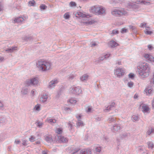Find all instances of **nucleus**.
<instances>
[{
	"label": "nucleus",
	"mask_w": 154,
	"mask_h": 154,
	"mask_svg": "<svg viewBox=\"0 0 154 154\" xmlns=\"http://www.w3.org/2000/svg\"><path fill=\"white\" fill-rule=\"evenodd\" d=\"M138 74L141 78H145L149 75L150 69L148 64L146 63H140L137 67Z\"/></svg>",
	"instance_id": "f257e3e1"
},
{
	"label": "nucleus",
	"mask_w": 154,
	"mask_h": 154,
	"mask_svg": "<svg viewBox=\"0 0 154 154\" xmlns=\"http://www.w3.org/2000/svg\"><path fill=\"white\" fill-rule=\"evenodd\" d=\"M76 17H82L83 19L81 21L82 25H88L95 23L97 22L94 20L89 18L91 17L89 15H86L80 12H79L75 14Z\"/></svg>",
	"instance_id": "f03ea898"
},
{
	"label": "nucleus",
	"mask_w": 154,
	"mask_h": 154,
	"mask_svg": "<svg viewBox=\"0 0 154 154\" xmlns=\"http://www.w3.org/2000/svg\"><path fill=\"white\" fill-rule=\"evenodd\" d=\"M37 66L40 70L45 71L51 69V63L49 62L40 60L37 63Z\"/></svg>",
	"instance_id": "7ed1b4c3"
},
{
	"label": "nucleus",
	"mask_w": 154,
	"mask_h": 154,
	"mask_svg": "<svg viewBox=\"0 0 154 154\" xmlns=\"http://www.w3.org/2000/svg\"><path fill=\"white\" fill-rule=\"evenodd\" d=\"M113 15L117 16L118 15H123L127 14V12L124 10L123 8H121L120 10H115L112 12Z\"/></svg>",
	"instance_id": "20e7f679"
},
{
	"label": "nucleus",
	"mask_w": 154,
	"mask_h": 154,
	"mask_svg": "<svg viewBox=\"0 0 154 154\" xmlns=\"http://www.w3.org/2000/svg\"><path fill=\"white\" fill-rule=\"evenodd\" d=\"M55 141L57 143H64L67 142L68 140L63 136L58 134L55 137Z\"/></svg>",
	"instance_id": "39448f33"
},
{
	"label": "nucleus",
	"mask_w": 154,
	"mask_h": 154,
	"mask_svg": "<svg viewBox=\"0 0 154 154\" xmlns=\"http://www.w3.org/2000/svg\"><path fill=\"white\" fill-rule=\"evenodd\" d=\"M125 69L122 68H117L114 71L115 75L118 77L122 76L125 74Z\"/></svg>",
	"instance_id": "423d86ee"
},
{
	"label": "nucleus",
	"mask_w": 154,
	"mask_h": 154,
	"mask_svg": "<svg viewBox=\"0 0 154 154\" xmlns=\"http://www.w3.org/2000/svg\"><path fill=\"white\" fill-rule=\"evenodd\" d=\"M100 9V6H94L92 7L91 9V11L92 13H94L95 14H99L100 13H103L104 12V10H103L102 11H99Z\"/></svg>",
	"instance_id": "0eeeda50"
},
{
	"label": "nucleus",
	"mask_w": 154,
	"mask_h": 154,
	"mask_svg": "<svg viewBox=\"0 0 154 154\" xmlns=\"http://www.w3.org/2000/svg\"><path fill=\"white\" fill-rule=\"evenodd\" d=\"M81 90L79 87H75L73 86L70 88V92L71 93L79 94L81 92Z\"/></svg>",
	"instance_id": "6e6552de"
},
{
	"label": "nucleus",
	"mask_w": 154,
	"mask_h": 154,
	"mask_svg": "<svg viewBox=\"0 0 154 154\" xmlns=\"http://www.w3.org/2000/svg\"><path fill=\"white\" fill-rule=\"evenodd\" d=\"M38 81L36 78L31 79L27 81L26 82L27 86H29L31 85H36L38 83Z\"/></svg>",
	"instance_id": "1a4fd4ad"
},
{
	"label": "nucleus",
	"mask_w": 154,
	"mask_h": 154,
	"mask_svg": "<svg viewBox=\"0 0 154 154\" xmlns=\"http://www.w3.org/2000/svg\"><path fill=\"white\" fill-rule=\"evenodd\" d=\"M143 57L147 60L151 62H154V57L150 54H144Z\"/></svg>",
	"instance_id": "9d476101"
},
{
	"label": "nucleus",
	"mask_w": 154,
	"mask_h": 154,
	"mask_svg": "<svg viewBox=\"0 0 154 154\" xmlns=\"http://www.w3.org/2000/svg\"><path fill=\"white\" fill-rule=\"evenodd\" d=\"M92 150L90 148L84 149L81 150L79 154H91Z\"/></svg>",
	"instance_id": "9b49d317"
},
{
	"label": "nucleus",
	"mask_w": 154,
	"mask_h": 154,
	"mask_svg": "<svg viewBox=\"0 0 154 154\" xmlns=\"http://www.w3.org/2000/svg\"><path fill=\"white\" fill-rule=\"evenodd\" d=\"M94 136L93 134H87L85 135L84 139L86 140H91L94 139Z\"/></svg>",
	"instance_id": "f8f14e48"
},
{
	"label": "nucleus",
	"mask_w": 154,
	"mask_h": 154,
	"mask_svg": "<svg viewBox=\"0 0 154 154\" xmlns=\"http://www.w3.org/2000/svg\"><path fill=\"white\" fill-rule=\"evenodd\" d=\"M130 134L129 133H125L121 136V139H128L130 138Z\"/></svg>",
	"instance_id": "ddd939ff"
},
{
	"label": "nucleus",
	"mask_w": 154,
	"mask_h": 154,
	"mask_svg": "<svg viewBox=\"0 0 154 154\" xmlns=\"http://www.w3.org/2000/svg\"><path fill=\"white\" fill-rule=\"evenodd\" d=\"M145 92L146 95H149L152 93L153 89L151 87H148L145 89Z\"/></svg>",
	"instance_id": "4468645a"
},
{
	"label": "nucleus",
	"mask_w": 154,
	"mask_h": 154,
	"mask_svg": "<svg viewBox=\"0 0 154 154\" xmlns=\"http://www.w3.org/2000/svg\"><path fill=\"white\" fill-rule=\"evenodd\" d=\"M24 20V19L23 18L21 17H20L15 18L13 20L14 23H20L23 21Z\"/></svg>",
	"instance_id": "2eb2a0df"
},
{
	"label": "nucleus",
	"mask_w": 154,
	"mask_h": 154,
	"mask_svg": "<svg viewBox=\"0 0 154 154\" xmlns=\"http://www.w3.org/2000/svg\"><path fill=\"white\" fill-rule=\"evenodd\" d=\"M58 82L57 80H52L49 83V87L50 88L54 87L55 86V84L57 83Z\"/></svg>",
	"instance_id": "dca6fc26"
},
{
	"label": "nucleus",
	"mask_w": 154,
	"mask_h": 154,
	"mask_svg": "<svg viewBox=\"0 0 154 154\" xmlns=\"http://www.w3.org/2000/svg\"><path fill=\"white\" fill-rule=\"evenodd\" d=\"M149 109L148 106L143 104L142 106V111L143 112H147L149 111Z\"/></svg>",
	"instance_id": "f3484780"
},
{
	"label": "nucleus",
	"mask_w": 154,
	"mask_h": 154,
	"mask_svg": "<svg viewBox=\"0 0 154 154\" xmlns=\"http://www.w3.org/2000/svg\"><path fill=\"white\" fill-rule=\"evenodd\" d=\"M46 121L47 122H48L51 124L54 123H56V120L55 119H51L50 118H48Z\"/></svg>",
	"instance_id": "a211bd4d"
},
{
	"label": "nucleus",
	"mask_w": 154,
	"mask_h": 154,
	"mask_svg": "<svg viewBox=\"0 0 154 154\" xmlns=\"http://www.w3.org/2000/svg\"><path fill=\"white\" fill-rule=\"evenodd\" d=\"M154 133V128L152 127L149 128L146 134L148 135H150L151 134Z\"/></svg>",
	"instance_id": "6ab92c4d"
},
{
	"label": "nucleus",
	"mask_w": 154,
	"mask_h": 154,
	"mask_svg": "<svg viewBox=\"0 0 154 154\" xmlns=\"http://www.w3.org/2000/svg\"><path fill=\"white\" fill-rule=\"evenodd\" d=\"M109 45L111 47H114L117 46L118 44L115 41H111L109 42Z\"/></svg>",
	"instance_id": "aec40b11"
},
{
	"label": "nucleus",
	"mask_w": 154,
	"mask_h": 154,
	"mask_svg": "<svg viewBox=\"0 0 154 154\" xmlns=\"http://www.w3.org/2000/svg\"><path fill=\"white\" fill-rule=\"evenodd\" d=\"M121 129L120 126H113L112 130L114 132L117 131Z\"/></svg>",
	"instance_id": "412c9836"
},
{
	"label": "nucleus",
	"mask_w": 154,
	"mask_h": 154,
	"mask_svg": "<svg viewBox=\"0 0 154 154\" xmlns=\"http://www.w3.org/2000/svg\"><path fill=\"white\" fill-rule=\"evenodd\" d=\"M56 133L58 134H62L63 132V129L61 128H57L55 130Z\"/></svg>",
	"instance_id": "4be33fe9"
},
{
	"label": "nucleus",
	"mask_w": 154,
	"mask_h": 154,
	"mask_svg": "<svg viewBox=\"0 0 154 154\" xmlns=\"http://www.w3.org/2000/svg\"><path fill=\"white\" fill-rule=\"evenodd\" d=\"M88 75L87 74H85L80 77V79L82 81L88 79Z\"/></svg>",
	"instance_id": "5701e85b"
},
{
	"label": "nucleus",
	"mask_w": 154,
	"mask_h": 154,
	"mask_svg": "<svg viewBox=\"0 0 154 154\" xmlns=\"http://www.w3.org/2000/svg\"><path fill=\"white\" fill-rule=\"evenodd\" d=\"M148 144L149 148L150 149H152L154 146V145L152 142H149Z\"/></svg>",
	"instance_id": "b1692460"
},
{
	"label": "nucleus",
	"mask_w": 154,
	"mask_h": 154,
	"mask_svg": "<svg viewBox=\"0 0 154 154\" xmlns=\"http://www.w3.org/2000/svg\"><path fill=\"white\" fill-rule=\"evenodd\" d=\"M136 3L138 4H146L147 3H149V2H146L145 1H137L136 2Z\"/></svg>",
	"instance_id": "393cba45"
},
{
	"label": "nucleus",
	"mask_w": 154,
	"mask_h": 154,
	"mask_svg": "<svg viewBox=\"0 0 154 154\" xmlns=\"http://www.w3.org/2000/svg\"><path fill=\"white\" fill-rule=\"evenodd\" d=\"M45 139L48 142H50L52 141V138L50 136H45Z\"/></svg>",
	"instance_id": "a878e982"
},
{
	"label": "nucleus",
	"mask_w": 154,
	"mask_h": 154,
	"mask_svg": "<svg viewBox=\"0 0 154 154\" xmlns=\"http://www.w3.org/2000/svg\"><path fill=\"white\" fill-rule=\"evenodd\" d=\"M35 138L34 136L31 135L29 138V140L31 142H33L35 141Z\"/></svg>",
	"instance_id": "bb28decb"
},
{
	"label": "nucleus",
	"mask_w": 154,
	"mask_h": 154,
	"mask_svg": "<svg viewBox=\"0 0 154 154\" xmlns=\"http://www.w3.org/2000/svg\"><path fill=\"white\" fill-rule=\"evenodd\" d=\"M101 150V147L100 146L96 147L95 149V151L96 152L100 153Z\"/></svg>",
	"instance_id": "cd10ccee"
},
{
	"label": "nucleus",
	"mask_w": 154,
	"mask_h": 154,
	"mask_svg": "<svg viewBox=\"0 0 154 154\" xmlns=\"http://www.w3.org/2000/svg\"><path fill=\"white\" fill-rule=\"evenodd\" d=\"M138 116H137L133 115L132 116V119L133 121H136L138 120Z\"/></svg>",
	"instance_id": "c85d7f7f"
},
{
	"label": "nucleus",
	"mask_w": 154,
	"mask_h": 154,
	"mask_svg": "<svg viewBox=\"0 0 154 154\" xmlns=\"http://www.w3.org/2000/svg\"><path fill=\"white\" fill-rule=\"evenodd\" d=\"M47 98V96H45L44 97H42L40 99V100L41 102H44L46 101Z\"/></svg>",
	"instance_id": "c756f323"
},
{
	"label": "nucleus",
	"mask_w": 154,
	"mask_h": 154,
	"mask_svg": "<svg viewBox=\"0 0 154 154\" xmlns=\"http://www.w3.org/2000/svg\"><path fill=\"white\" fill-rule=\"evenodd\" d=\"M128 76L129 78L133 79L135 75L134 74L131 73L128 75Z\"/></svg>",
	"instance_id": "7c9ffc66"
},
{
	"label": "nucleus",
	"mask_w": 154,
	"mask_h": 154,
	"mask_svg": "<svg viewBox=\"0 0 154 154\" xmlns=\"http://www.w3.org/2000/svg\"><path fill=\"white\" fill-rule=\"evenodd\" d=\"M64 18L66 19H68L69 18L70 15L69 13L67 12L65 14L64 16Z\"/></svg>",
	"instance_id": "2f4dec72"
},
{
	"label": "nucleus",
	"mask_w": 154,
	"mask_h": 154,
	"mask_svg": "<svg viewBox=\"0 0 154 154\" xmlns=\"http://www.w3.org/2000/svg\"><path fill=\"white\" fill-rule=\"evenodd\" d=\"M76 102H77L76 100H75L73 98H71L69 100V102L71 103H72V104H75L76 103Z\"/></svg>",
	"instance_id": "473e14b6"
},
{
	"label": "nucleus",
	"mask_w": 154,
	"mask_h": 154,
	"mask_svg": "<svg viewBox=\"0 0 154 154\" xmlns=\"http://www.w3.org/2000/svg\"><path fill=\"white\" fill-rule=\"evenodd\" d=\"M128 86L130 88H132L134 85V83L132 82H130L128 83Z\"/></svg>",
	"instance_id": "72a5a7b5"
},
{
	"label": "nucleus",
	"mask_w": 154,
	"mask_h": 154,
	"mask_svg": "<svg viewBox=\"0 0 154 154\" xmlns=\"http://www.w3.org/2000/svg\"><path fill=\"white\" fill-rule=\"evenodd\" d=\"M34 109L36 111H39L40 109V105L37 104L34 107Z\"/></svg>",
	"instance_id": "f704fd0d"
},
{
	"label": "nucleus",
	"mask_w": 154,
	"mask_h": 154,
	"mask_svg": "<svg viewBox=\"0 0 154 154\" xmlns=\"http://www.w3.org/2000/svg\"><path fill=\"white\" fill-rule=\"evenodd\" d=\"M69 5L70 7H72L75 6L76 5V4L75 2H71L69 3Z\"/></svg>",
	"instance_id": "c9c22d12"
},
{
	"label": "nucleus",
	"mask_w": 154,
	"mask_h": 154,
	"mask_svg": "<svg viewBox=\"0 0 154 154\" xmlns=\"http://www.w3.org/2000/svg\"><path fill=\"white\" fill-rule=\"evenodd\" d=\"M17 47H12L11 48L9 49L7 51H10L11 52H12L13 51L17 50Z\"/></svg>",
	"instance_id": "e433bc0d"
},
{
	"label": "nucleus",
	"mask_w": 154,
	"mask_h": 154,
	"mask_svg": "<svg viewBox=\"0 0 154 154\" xmlns=\"http://www.w3.org/2000/svg\"><path fill=\"white\" fill-rule=\"evenodd\" d=\"M29 3L30 6H34L35 3V2L33 0L32 1H29Z\"/></svg>",
	"instance_id": "4c0bfd02"
},
{
	"label": "nucleus",
	"mask_w": 154,
	"mask_h": 154,
	"mask_svg": "<svg viewBox=\"0 0 154 154\" xmlns=\"http://www.w3.org/2000/svg\"><path fill=\"white\" fill-rule=\"evenodd\" d=\"M110 56L109 54H106L104 56H103V57H100V60H103L105 58H106L107 57H109Z\"/></svg>",
	"instance_id": "58836bf2"
},
{
	"label": "nucleus",
	"mask_w": 154,
	"mask_h": 154,
	"mask_svg": "<svg viewBox=\"0 0 154 154\" xmlns=\"http://www.w3.org/2000/svg\"><path fill=\"white\" fill-rule=\"evenodd\" d=\"M145 33L147 34H150L152 33V31L149 30H148L146 29L145 31Z\"/></svg>",
	"instance_id": "ea45409f"
},
{
	"label": "nucleus",
	"mask_w": 154,
	"mask_h": 154,
	"mask_svg": "<svg viewBox=\"0 0 154 154\" xmlns=\"http://www.w3.org/2000/svg\"><path fill=\"white\" fill-rule=\"evenodd\" d=\"M103 10H104V12H103V13H100L99 14H103L105 13V10L102 7L100 6V10L99 11H101H101H103Z\"/></svg>",
	"instance_id": "a19ab883"
},
{
	"label": "nucleus",
	"mask_w": 154,
	"mask_h": 154,
	"mask_svg": "<svg viewBox=\"0 0 154 154\" xmlns=\"http://www.w3.org/2000/svg\"><path fill=\"white\" fill-rule=\"evenodd\" d=\"M22 144L23 145L26 146L27 145V141L25 140H23L22 141Z\"/></svg>",
	"instance_id": "79ce46f5"
},
{
	"label": "nucleus",
	"mask_w": 154,
	"mask_h": 154,
	"mask_svg": "<svg viewBox=\"0 0 154 154\" xmlns=\"http://www.w3.org/2000/svg\"><path fill=\"white\" fill-rule=\"evenodd\" d=\"M127 30L125 28H123L122 29L121 32L122 33H125L127 32Z\"/></svg>",
	"instance_id": "37998d69"
},
{
	"label": "nucleus",
	"mask_w": 154,
	"mask_h": 154,
	"mask_svg": "<svg viewBox=\"0 0 154 154\" xmlns=\"http://www.w3.org/2000/svg\"><path fill=\"white\" fill-rule=\"evenodd\" d=\"M40 8L41 9L44 10L46 6L45 5H42L40 6Z\"/></svg>",
	"instance_id": "c03bdc74"
},
{
	"label": "nucleus",
	"mask_w": 154,
	"mask_h": 154,
	"mask_svg": "<svg viewBox=\"0 0 154 154\" xmlns=\"http://www.w3.org/2000/svg\"><path fill=\"white\" fill-rule=\"evenodd\" d=\"M148 48L149 50H151L153 48L152 46L150 45H149L148 46Z\"/></svg>",
	"instance_id": "a18cd8bd"
},
{
	"label": "nucleus",
	"mask_w": 154,
	"mask_h": 154,
	"mask_svg": "<svg viewBox=\"0 0 154 154\" xmlns=\"http://www.w3.org/2000/svg\"><path fill=\"white\" fill-rule=\"evenodd\" d=\"M146 23H142L140 25V27H143L146 25Z\"/></svg>",
	"instance_id": "49530a36"
},
{
	"label": "nucleus",
	"mask_w": 154,
	"mask_h": 154,
	"mask_svg": "<svg viewBox=\"0 0 154 154\" xmlns=\"http://www.w3.org/2000/svg\"><path fill=\"white\" fill-rule=\"evenodd\" d=\"M118 33V31L116 30H113L112 31V33L113 34H116Z\"/></svg>",
	"instance_id": "de8ad7c7"
},
{
	"label": "nucleus",
	"mask_w": 154,
	"mask_h": 154,
	"mask_svg": "<svg viewBox=\"0 0 154 154\" xmlns=\"http://www.w3.org/2000/svg\"><path fill=\"white\" fill-rule=\"evenodd\" d=\"M83 123L81 121H79L78 122V125H83Z\"/></svg>",
	"instance_id": "09e8293b"
},
{
	"label": "nucleus",
	"mask_w": 154,
	"mask_h": 154,
	"mask_svg": "<svg viewBox=\"0 0 154 154\" xmlns=\"http://www.w3.org/2000/svg\"><path fill=\"white\" fill-rule=\"evenodd\" d=\"M91 109H92V108L91 107H88V110L87 111V112H91Z\"/></svg>",
	"instance_id": "8fccbe9b"
},
{
	"label": "nucleus",
	"mask_w": 154,
	"mask_h": 154,
	"mask_svg": "<svg viewBox=\"0 0 154 154\" xmlns=\"http://www.w3.org/2000/svg\"><path fill=\"white\" fill-rule=\"evenodd\" d=\"M31 93H32V96H33L34 94H36L37 92L36 91H32L31 92Z\"/></svg>",
	"instance_id": "3c124183"
},
{
	"label": "nucleus",
	"mask_w": 154,
	"mask_h": 154,
	"mask_svg": "<svg viewBox=\"0 0 154 154\" xmlns=\"http://www.w3.org/2000/svg\"><path fill=\"white\" fill-rule=\"evenodd\" d=\"M20 142V141L19 140H15V144H19Z\"/></svg>",
	"instance_id": "603ef678"
},
{
	"label": "nucleus",
	"mask_w": 154,
	"mask_h": 154,
	"mask_svg": "<svg viewBox=\"0 0 154 154\" xmlns=\"http://www.w3.org/2000/svg\"><path fill=\"white\" fill-rule=\"evenodd\" d=\"M79 150V148H77V149H75V152H73L72 153V154H74L75 153L77 152Z\"/></svg>",
	"instance_id": "864d4df0"
},
{
	"label": "nucleus",
	"mask_w": 154,
	"mask_h": 154,
	"mask_svg": "<svg viewBox=\"0 0 154 154\" xmlns=\"http://www.w3.org/2000/svg\"><path fill=\"white\" fill-rule=\"evenodd\" d=\"M40 143H41V141L40 140H38L35 142V143H36V144H39Z\"/></svg>",
	"instance_id": "5fc2aeb1"
},
{
	"label": "nucleus",
	"mask_w": 154,
	"mask_h": 154,
	"mask_svg": "<svg viewBox=\"0 0 154 154\" xmlns=\"http://www.w3.org/2000/svg\"><path fill=\"white\" fill-rule=\"evenodd\" d=\"M152 106L154 108V99L153 100L152 103Z\"/></svg>",
	"instance_id": "6e6d98bb"
},
{
	"label": "nucleus",
	"mask_w": 154,
	"mask_h": 154,
	"mask_svg": "<svg viewBox=\"0 0 154 154\" xmlns=\"http://www.w3.org/2000/svg\"><path fill=\"white\" fill-rule=\"evenodd\" d=\"M127 7L128 8H131L132 7V5H130L129 4H128V5H127Z\"/></svg>",
	"instance_id": "4d7b16f0"
},
{
	"label": "nucleus",
	"mask_w": 154,
	"mask_h": 154,
	"mask_svg": "<svg viewBox=\"0 0 154 154\" xmlns=\"http://www.w3.org/2000/svg\"><path fill=\"white\" fill-rule=\"evenodd\" d=\"M3 106V105L2 103L0 102V107H2Z\"/></svg>",
	"instance_id": "13d9d810"
},
{
	"label": "nucleus",
	"mask_w": 154,
	"mask_h": 154,
	"mask_svg": "<svg viewBox=\"0 0 154 154\" xmlns=\"http://www.w3.org/2000/svg\"><path fill=\"white\" fill-rule=\"evenodd\" d=\"M3 59V58L0 57V61H2Z\"/></svg>",
	"instance_id": "bf43d9fd"
},
{
	"label": "nucleus",
	"mask_w": 154,
	"mask_h": 154,
	"mask_svg": "<svg viewBox=\"0 0 154 154\" xmlns=\"http://www.w3.org/2000/svg\"><path fill=\"white\" fill-rule=\"evenodd\" d=\"M119 65H120L121 64V61L118 62L117 63Z\"/></svg>",
	"instance_id": "052dcab7"
},
{
	"label": "nucleus",
	"mask_w": 154,
	"mask_h": 154,
	"mask_svg": "<svg viewBox=\"0 0 154 154\" xmlns=\"http://www.w3.org/2000/svg\"><path fill=\"white\" fill-rule=\"evenodd\" d=\"M137 97V95L136 94H135L134 96V98H136Z\"/></svg>",
	"instance_id": "680f3d73"
},
{
	"label": "nucleus",
	"mask_w": 154,
	"mask_h": 154,
	"mask_svg": "<svg viewBox=\"0 0 154 154\" xmlns=\"http://www.w3.org/2000/svg\"><path fill=\"white\" fill-rule=\"evenodd\" d=\"M108 108H109V109H110V106H108L107 108H106V109L108 110Z\"/></svg>",
	"instance_id": "e2e57ef3"
},
{
	"label": "nucleus",
	"mask_w": 154,
	"mask_h": 154,
	"mask_svg": "<svg viewBox=\"0 0 154 154\" xmlns=\"http://www.w3.org/2000/svg\"><path fill=\"white\" fill-rule=\"evenodd\" d=\"M96 45V44H95V43H94V44H92V46H95V45Z\"/></svg>",
	"instance_id": "0e129e2a"
},
{
	"label": "nucleus",
	"mask_w": 154,
	"mask_h": 154,
	"mask_svg": "<svg viewBox=\"0 0 154 154\" xmlns=\"http://www.w3.org/2000/svg\"><path fill=\"white\" fill-rule=\"evenodd\" d=\"M81 116L80 115H79V116H78L77 117V118L78 119H79V118H81Z\"/></svg>",
	"instance_id": "69168bd1"
},
{
	"label": "nucleus",
	"mask_w": 154,
	"mask_h": 154,
	"mask_svg": "<svg viewBox=\"0 0 154 154\" xmlns=\"http://www.w3.org/2000/svg\"><path fill=\"white\" fill-rule=\"evenodd\" d=\"M38 125H42V123H38Z\"/></svg>",
	"instance_id": "338daca9"
},
{
	"label": "nucleus",
	"mask_w": 154,
	"mask_h": 154,
	"mask_svg": "<svg viewBox=\"0 0 154 154\" xmlns=\"http://www.w3.org/2000/svg\"><path fill=\"white\" fill-rule=\"evenodd\" d=\"M116 119V118H113L112 119V120L111 121H114Z\"/></svg>",
	"instance_id": "774afa93"
}]
</instances>
